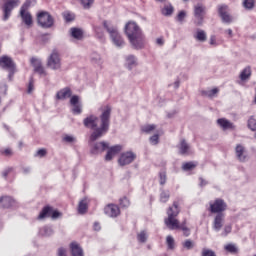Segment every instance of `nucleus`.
<instances>
[{"instance_id": "f257e3e1", "label": "nucleus", "mask_w": 256, "mask_h": 256, "mask_svg": "<svg viewBox=\"0 0 256 256\" xmlns=\"http://www.w3.org/2000/svg\"><path fill=\"white\" fill-rule=\"evenodd\" d=\"M84 126L87 129H92V133L89 138V143H95L98 139H101L109 131V125H111V108L105 106L100 118L95 115H89L83 120Z\"/></svg>"}, {"instance_id": "f03ea898", "label": "nucleus", "mask_w": 256, "mask_h": 256, "mask_svg": "<svg viewBox=\"0 0 256 256\" xmlns=\"http://www.w3.org/2000/svg\"><path fill=\"white\" fill-rule=\"evenodd\" d=\"M124 31L133 49H143L145 47V34H143L139 25L130 21L125 25Z\"/></svg>"}, {"instance_id": "7ed1b4c3", "label": "nucleus", "mask_w": 256, "mask_h": 256, "mask_svg": "<svg viewBox=\"0 0 256 256\" xmlns=\"http://www.w3.org/2000/svg\"><path fill=\"white\" fill-rule=\"evenodd\" d=\"M167 215L168 217L164 220V223L168 229H171L172 231L175 229H181L185 237H189V235H191V230H189V228L184 224L179 226V220L175 218L179 215V204L177 202H174L173 206L168 209Z\"/></svg>"}, {"instance_id": "20e7f679", "label": "nucleus", "mask_w": 256, "mask_h": 256, "mask_svg": "<svg viewBox=\"0 0 256 256\" xmlns=\"http://www.w3.org/2000/svg\"><path fill=\"white\" fill-rule=\"evenodd\" d=\"M103 27L106 29L107 33H109L111 41L115 47L121 49V47L125 46V40H123V37H121V34H119L117 26L111 24L110 22L104 21Z\"/></svg>"}, {"instance_id": "39448f33", "label": "nucleus", "mask_w": 256, "mask_h": 256, "mask_svg": "<svg viewBox=\"0 0 256 256\" xmlns=\"http://www.w3.org/2000/svg\"><path fill=\"white\" fill-rule=\"evenodd\" d=\"M19 5H21V0H4V4L2 6L3 21H9V17H11L13 9L19 7Z\"/></svg>"}, {"instance_id": "423d86ee", "label": "nucleus", "mask_w": 256, "mask_h": 256, "mask_svg": "<svg viewBox=\"0 0 256 256\" xmlns=\"http://www.w3.org/2000/svg\"><path fill=\"white\" fill-rule=\"evenodd\" d=\"M208 211H210V213H216V215L225 213V211H227V203L225 200L217 198L216 200L209 202Z\"/></svg>"}, {"instance_id": "0eeeda50", "label": "nucleus", "mask_w": 256, "mask_h": 256, "mask_svg": "<svg viewBox=\"0 0 256 256\" xmlns=\"http://www.w3.org/2000/svg\"><path fill=\"white\" fill-rule=\"evenodd\" d=\"M37 21L38 25H40V27H43L44 29H49L53 27V17L51 16V14H49V12H40L37 15Z\"/></svg>"}, {"instance_id": "6e6552de", "label": "nucleus", "mask_w": 256, "mask_h": 256, "mask_svg": "<svg viewBox=\"0 0 256 256\" xmlns=\"http://www.w3.org/2000/svg\"><path fill=\"white\" fill-rule=\"evenodd\" d=\"M135 159H137V155L132 151L123 152L118 159V164L120 167H125V165H131Z\"/></svg>"}, {"instance_id": "1a4fd4ad", "label": "nucleus", "mask_w": 256, "mask_h": 256, "mask_svg": "<svg viewBox=\"0 0 256 256\" xmlns=\"http://www.w3.org/2000/svg\"><path fill=\"white\" fill-rule=\"evenodd\" d=\"M47 66L53 71H58V69H61V58L57 52H53L49 56Z\"/></svg>"}, {"instance_id": "9d476101", "label": "nucleus", "mask_w": 256, "mask_h": 256, "mask_svg": "<svg viewBox=\"0 0 256 256\" xmlns=\"http://www.w3.org/2000/svg\"><path fill=\"white\" fill-rule=\"evenodd\" d=\"M70 105L72 106L73 115H81L83 113V104L79 100V96L73 95L70 98Z\"/></svg>"}, {"instance_id": "9b49d317", "label": "nucleus", "mask_w": 256, "mask_h": 256, "mask_svg": "<svg viewBox=\"0 0 256 256\" xmlns=\"http://www.w3.org/2000/svg\"><path fill=\"white\" fill-rule=\"evenodd\" d=\"M0 65L3 67V69H8L10 71L9 77L15 73V62H13V59L9 56H2L0 58Z\"/></svg>"}, {"instance_id": "f8f14e48", "label": "nucleus", "mask_w": 256, "mask_h": 256, "mask_svg": "<svg viewBox=\"0 0 256 256\" xmlns=\"http://www.w3.org/2000/svg\"><path fill=\"white\" fill-rule=\"evenodd\" d=\"M109 149V143L102 141V142H96L94 144H91V150L90 153L92 155H99L103 153L104 151H107Z\"/></svg>"}, {"instance_id": "ddd939ff", "label": "nucleus", "mask_w": 256, "mask_h": 256, "mask_svg": "<svg viewBox=\"0 0 256 256\" xmlns=\"http://www.w3.org/2000/svg\"><path fill=\"white\" fill-rule=\"evenodd\" d=\"M223 225H225V213H219L214 216V220L212 223V228L216 233H219L221 229H223Z\"/></svg>"}, {"instance_id": "4468645a", "label": "nucleus", "mask_w": 256, "mask_h": 256, "mask_svg": "<svg viewBox=\"0 0 256 256\" xmlns=\"http://www.w3.org/2000/svg\"><path fill=\"white\" fill-rule=\"evenodd\" d=\"M32 67H34L35 73H38V75H41L42 77H46L47 71H45V68H43V64L41 63V60L37 58L31 59Z\"/></svg>"}, {"instance_id": "2eb2a0df", "label": "nucleus", "mask_w": 256, "mask_h": 256, "mask_svg": "<svg viewBox=\"0 0 256 256\" xmlns=\"http://www.w3.org/2000/svg\"><path fill=\"white\" fill-rule=\"evenodd\" d=\"M32 67H34L35 73H38V75H41L42 77H46L47 71H45V68H43V64L41 63V60L37 58L31 59Z\"/></svg>"}, {"instance_id": "dca6fc26", "label": "nucleus", "mask_w": 256, "mask_h": 256, "mask_svg": "<svg viewBox=\"0 0 256 256\" xmlns=\"http://www.w3.org/2000/svg\"><path fill=\"white\" fill-rule=\"evenodd\" d=\"M205 13V7L201 4H197L194 7V15L196 17V25H203V15Z\"/></svg>"}, {"instance_id": "f3484780", "label": "nucleus", "mask_w": 256, "mask_h": 256, "mask_svg": "<svg viewBox=\"0 0 256 256\" xmlns=\"http://www.w3.org/2000/svg\"><path fill=\"white\" fill-rule=\"evenodd\" d=\"M235 155L241 163H245L247 161V150L245 149V146L238 144L235 148Z\"/></svg>"}, {"instance_id": "a211bd4d", "label": "nucleus", "mask_w": 256, "mask_h": 256, "mask_svg": "<svg viewBox=\"0 0 256 256\" xmlns=\"http://www.w3.org/2000/svg\"><path fill=\"white\" fill-rule=\"evenodd\" d=\"M218 13L223 23H231L233 21V18L229 14V8L227 6H220L218 8Z\"/></svg>"}, {"instance_id": "6ab92c4d", "label": "nucleus", "mask_w": 256, "mask_h": 256, "mask_svg": "<svg viewBox=\"0 0 256 256\" xmlns=\"http://www.w3.org/2000/svg\"><path fill=\"white\" fill-rule=\"evenodd\" d=\"M71 95H73L71 88L65 87L56 93V99L58 101H65V99H69V97H71Z\"/></svg>"}, {"instance_id": "aec40b11", "label": "nucleus", "mask_w": 256, "mask_h": 256, "mask_svg": "<svg viewBox=\"0 0 256 256\" xmlns=\"http://www.w3.org/2000/svg\"><path fill=\"white\" fill-rule=\"evenodd\" d=\"M107 149L108 151L105 156V161H112L113 157H115V155H117L121 151L122 147L121 145H115L112 147H108Z\"/></svg>"}, {"instance_id": "412c9836", "label": "nucleus", "mask_w": 256, "mask_h": 256, "mask_svg": "<svg viewBox=\"0 0 256 256\" xmlns=\"http://www.w3.org/2000/svg\"><path fill=\"white\" fill-rule=\"evenodd\" d=\"M104 212L108 217H117L120 213L119 206L109 204L104 208Z\"/></svg>"}, {"instance_id": "4be33fe9", "label": "nucleus", "mask_w": 256, "mask_h": 256, "mask_svg": "<svg viewBox=\"0 0 256 256\" xmlns=\"http://www.w3.org/2000/svg\"><path fill=\"white\" fill-rule=\"evenodd\" d=\"M124 65H125L126 69H129V71H131V69H133L134 67H137V65H138L137 57H135L134 55L126 56Z\"/></svg>"}, {"instance_id": "5701e85b", "label": "nucleus", "mask_w": 256, "mask_h": 256, "mask_svg": "<svg viewBox=\"0 0 256 256\" xmlns=\"http://www.w3.org/2000/svg\"><path fill=\"white\" fill-rule=\"evenodd\" d=\"M179 153L180 155H191V146L185 139H182L179 144Z\"/></svg>"}, {"instance_id": "b1692460", "label": "nucleus", "mask_w": 256, "mask_h": 256, "mask_svg": "<svg viewBox=\"0 0 256 256\" xmlns=\"http://www.w3.org/2000/svg\"><path fill=\"white\" fill-rule=\"evenodd\" d=\"M20 17L26 26L31 27L33 25V16L28 11L20 10Z\"/></svg>"}, {"instance_id": "393cba45", "label": "nucleus", "mask_w": 256, "mask_h": 256, "mask_svg": "<svg viewBox=\"0 0 256 256\" xmlns=\"http://www.w3.org/2000/svg\"><path fill=\"white\" fill-rule=\"evenodd\" d=\"M15 205V200L11 196H4L0 198V207L3 209H9Z\"/></svg>"}, {"instance_id": "a878e982", "label": "nucleus", "mask_w": 256, "mask_h": 256, "mask_svg": "<svg viewBox=\"0 0 256 256\" xmlns=\"http://www.w3.org/2000/svg\"><path fill=\"white\" fill-rule=\"evenodd\" d=\"M217 123H218L219 127H221V129H223V131H227L228 129H232V130L235 129V125L231 121H229L225 118L218 119Z\"/></svg>"}, {"instance_id": "bb28decb", "label": "nucleus", "mask_w": 256, "mask_h": 256, "mask_svg": "<svg viewBox=\"0 0 256 256\" xmlns=\"http://www.w3.org/2000/svg\"><path fill=\"white\" fill-rule=\"evenodd\" d=\"M90 61L92 65H96V67H103V57L97 52H93L90 55Z\"/></svg>"}, {"instance_id": "cd10ccee", "label": "nucleus", "mask_w": 256, "mask_h": 256, "mask_svg": "<svg viewBox=\"0 0 256 256\" xmlns=\"http://www.w3.org/2000/svg\"><path fill=\"white\" fill-rule=\"evenodd\" d=\"M89 209V198H83L78 204V213L80 215H85Z\"/></svg>"}, {"instance_id": "c85d7f7f", "label": "nucleus", "mask_w": 256, "mask_h": 256, "mask_svg": "<svg viewBox=\"0 0 256 256\" xmlns=\"http://www.w3.org/2000/svg\"><path fill=\"white\" fill-rule=\"evenodd\" d=\"M71 254L72 256H84L83 248L77 244V242H72L70 244Z\"/></svg>"}, {"instance_id": "c756f323", "label": "nucleus", "mask_w": 256, "mask_h": 256, "mask_svg": "<svg viewBox=\"0 0 256 256\" xmlns=\"http://www.w3.org/2000/svg\"><path fill=\"white\" fill-rule=\"evenodd\" d=\"M194 39H196V41H199L200 43H205V41H207V32L201 29L196 30V33L194 34Z\"/></svg>"}, {"instance_id": "7c9ffc66", "label": "nucleus", "mask_w": 256, "mask_h": 256, "mask_svg": "<svg viewBox=\"0 0 256 256\" xmlns=\"http://www.w3.org/2000/svg\"><path fill=\"white\" fill-rule=\"evenodd\" d=\"M251 73H252V71H251V66L245 67V68L241 71V73H240V79H241V81H247V80H249V79L251 78Z\"/></svg>"}, {"instance_id": "2f4dec72", "label": "nucleus", "mask_w": 256, "mask_h": 256, "mask_svg": "<svg viewBox=\"0 0 256 256\" xmlns=\"http://www.w3.org/2000/svg\"><path fill=\"white\" fill-rule=\"evenodd\" d=\"M51 213H53V208L50 206H45L40 212L38 219H46V217H51Z\"/></svg>"}, {"instance_id": "473e14b6", "label": "nucleus", "mask_w": 256, "mask_h": 256, "mask_svg": "<svg viewBox=\"0 0 256 256\" xmlns=\"http://www.w3.org/2000/svg\"><path fill=\"white\" fill-rule=\"evenodd\" d=\"M173 11H175V9L173 8V6L171 4H166L162 10L161 13L162 15H164L165 17H171V15H173Z\"/></svg>"}, {"instance_id": "72a5a7b5", "label": "nucleus", "mask_w": 256, "mask_h": 256, "mask_svg": "<svg viewBox=\"0 0 256 256\" xmlns=\"http://www.w3.org/2000/svg\"><path fill=\"white\" fill-rule=\"evenodd\" d=\"M217 93H219L218 88L202 91V95H204V97H209L210 99H213V97H216Z\"/></svg>"}, {"instance_id": "f704fd0d", "label": "nucleus", "mask_w": 256, "mask_h": 256, "mask_svg": "<svg viewBox=\"0 0 256 256\" xmlns=\"http://www.w3.org/2000/svg\"><path fill=\"white\" fill-rule=\"evenodd\" d=\"M40 235H42L43 237H51V235H53V228H51L50 226H44L40 230Z\"/></svg>"}, {"instance_id": "c9c22d12", "label": "nucleus", "mask_w": 256, "mask_h": 256, "mask_svg": "<svg viewBox=\"0 0 256 256\" xmlns=\"http://www.w3.org/2000/svg\"><path fill=\"white\" fill-rule=\"evenodd\" d=\"M155 129H157V126L155 124H146L144 126H142L141 131L143 133H153V131H155Z\"/></svg>"}, {"instance_id": "e433bc0d", "label": "nucleus", "mask_w": 256, "mask_h": 256, "mask_svg": "<svg viewBox=\"0 0 256 256\" xmlns=\"http://www.w3.org/2000/svg\"><path fill=\"white\" fill-rule=\"evenodd\" d=\"M148 235H147V231L142 230L140 233L137 234V239L139 241V243H147V239H148Z\"/></svg>"}, {"instance_id": "4c0bfd02", "label": "nucleus", "mask_w": 256, "mask_h": 256, "mask_svg": "<svg viewBox=\"0 0 256 256\" xmlns=\"http://www.w3.org/2000/svg\"><path fill=\"white\" fill-rule=\"evenodd\" d=\"M71 35L74 39H81L83 37V32L78 28H71Z\"/></svg>"}, {"instance_id": "58836bf2", "label": "nucleus", "mask_w": 256, "mask_h": 256, "mask_svg": "<svg viewBox=\"0 0 256 256\" xmlns=\"http://www.w3.org/2000/svg\"><path fill=\"white\" fill-rule=\"evenodd\" d=\"M169 197H171V194L169 193V190H163L160 194V201L162 203H167L169 201Z\"/></svg>"}, {"instance_id": "ea45409f", "label": "nucleus", "mask_w": 256, "mask_h": 256, "mask_svg": "<svg viewBox=\"0 0 256 256\" xmlns=\"http://www.w3.org/2000/svg\"><path fill=\"white\" fill-rule=\"evenodd\" d=\"M182 247L190 251V249H193V247H195V242H193V240L191 239H187L182 243Z\"/></svg>"}, {"instance_id": "a19ab883", "label": "nucleus", "mask_w": 256, "mask_h": 256, "mask_svg": "<svg viewBox=\"0 0 256 256\" xmlns=\"http://www.w3.org/2000/svg\"><path fill=\"white\" fill-rule=\"evenodd\" d=\"M197 164L194 162H187L182 165L183 171H191V169H195Z\"/></svg>"}, {"instance_id": "79ce46f5", "label": "nucleus", "mask_w": 256, "mask_h": 256, "mask_svg": "<svg viewBox=\"0 0 256 256\" xmlns=\"http://www.w3.org/2000/svg\"><path fill=\"white\" fill-rule=\"evenodd\" d=\"M225 251L228 253H238L239 249L235 244H228L224 247Z\"/></svg>"}, {"instance_id": "37998d69", "label": "nucleus", "mask_w": 256, "mask_h": 256, "mask_svg": "<svg viewBox=\"0 0 256 256\" xmlns=\"http://www.w3.org/2000/svg\"><path fill=\"white\" fill-rule=\"evenodd\" d=\"M243 7L251 11L255 7V0H244Z\"/></svg>"}, {"instance_id": "c03bdc74", "label": "nucleus", "mask_w": 256, "mask_h": 256, "mask_svg": "<svg viewBox=\"0 0 256 256\" xmlns=\"http://www.w3.org/2000/svg\"><path fill=\"white\" fill-rule=\"evenodd\" d=\"M248 128L250 129V131H256V119L255 117H250L248 119Z\"/></svg>"}, {"instance_id": "a18cd8bd", "label": "nucleus", "mask_w": 256, "mask_h": 256, "mask_svg": "<svg viewBox=\"0 0 256 256\" xmlns=\"http://www.w3.org/2000/svg\"><path fill=\"white\" fill-rule=\"evenodd\" d=\"M231 231H233V226L231 224L225 225L221 233L222 237H227Z\"/></svg>"}, {"instance_id": "49530a36", "label": "nucleus", "mask_w": 256, "mask_h": 256, "mask_svg": "<svg viewBox=\"0 0 256 256\" xmlns=\"http://www.w3.org/2000/svg\"><path fill=\"white\" fill-rule=\"evenodd\" d=\"M80 3L84 9H91V5L95 3V0H80Z\"/></svg>"}, {"instance_id": "de8ad7c7", "label": "nucleus", "mask_w": 256, "mask_h": 256, "mask_svg": "<svg viewBox=\"0 0 256 256\" xmlns=\"http://www.w3.org/2000/svg\"><path fill=\"white\" fill-rule=\"evenodd\" d=\"M166 243H167L168 249H175V239H173V236H167Z\"/></svg>"}, {"instance_id": "09e8293b", "label": "nucleus", "mask_w": 256, "mask_h": 256, "mask_svg": "<svg viewBox=\"0 0 256 256\" xmlns=\"http://www.w3.org/2000/svg\"><path fill=\"white\" fill-rule=\"evenodd\" d=\"M63 17H64L65 21H67V22L75 20V14H73L69 11L64 12Z\"/></svg>"}, {"instance_id": "8fccbe9b", "label": "nucleus", "mask_w": 256, "mask_h": 256, "mask_svg": "<svg viewBox=\"0 0 256 256\" xmlns=\"http://www.w3.org/2000/svg\"><path fill=\"white\" fill-rule=\"evenodd\" d=\"M62 141H64L65 143H75L77 139L73 135H64Z\"/></svg>"}, {"instance_id": "3c124183", "label": "nucleus", "mask_w": 256, "mask_h": 256, "mask_svg": "<svg viewBox=\"0 0 256 256\" xmlns=\"http://www.w3.org/2000/svg\"><path fill=\"white\" fill-rule=\"evenodd\" d=\"M131 205V202L127 199V197H123L120 199V207H123L124 209H127Z\"/></svg>"}, {"instance_id": "603ef678", "label": "nucleus", "mask_w": 256, "mask_h": 256, "mask_svg": "<svg viewBox=\"0 0 256 256\" xmlns=\"http://www.w3.org/2000/svg\"><path fill=\"white\" fill-rule=\"evenodd\" d=\"M159 183L160 185H165V183H167V173L165 172L159 173Z\"/></svg>"}, {"instance_id": "864d4df0", "label": "nucleus", "mask_w": 256, "mask_h": 256, "mask_svg": "<svg viewBox=\"0 0 256 256\" xmlns=\"http://www.w3.org/2000/svg\"><path fill=\"white\" fill-rule=\"evenodd\" d=\"M186 17H187V12L182 10L177 15V21H179V23H183V21H185Z\"/></svg>"}, {"instance_id": "5fc2aeb1", "label": "nucleus", "mask_w": 256, "mask_h": 256, "mask_svg": "<svg viewBox=\"0 0 256 256\" xmlns=\"http://www.w3.org/2000/svg\"><path fill=\"white\" fill-rule=\"evenodd\" d=\"M202 256H217V254H215V251L211 249L204 248L202 250Z\"/></svg>"}, {"instance_id": "6e6d98bb", "label": "nucleus", "mask_w": 256, "mask_h": 256, "mask_svg": "<svg viewBox=\"0 0 256 256\" xmlns=\"http://www.w3.org/2000/svg\"><path fill=\"white\" fill-rule=\"evenodd\" d=\"M151 145H157L159 143V134H155L149 139Z\"/></svg>"}, {"instance_id": "4d7b16f0", "label": "nucleus", "mask_w": 256, "mask_h": 256, "mask_svg": "<svg viewBox=\"0 0 256 256\" xmlns=\"http://www.w3.org/2000/svg\"><path fill=\"white\" fill-rule=\"evenodd\" d=\"M31 7V0H26L25 3L21 6L20 11H27Z\"/></svg>"}, {"instance_id": "13d9d810", "label": "nucleus", "mask_w": 256, "mask_h": 256, "mask_svg": "<svg viewBox=\"0 0 256 256\" xmlns=\"http://www.w3.org/2000/svg\"><path fill=\"white\" fill-rule=\"evenodd\" d=\"M61 215H62L61 212H59L57 210H55V211L52 210L50 217H51V219H59V217H61Z\"/></svg>"}, {"instance_id": "bf43d9fd", "label": "nucleus", "mask_w": 256, "mask_h": 256, "mask_svg": "<svg viewBox=\"0 0 256 256\" xmlns=\"http://www.w3.org/2000/svg\"><path fill=\"white\" fill-rule=\"evenodd\" d=\"M47 155V150L40 149L36 152L35 157H45Z\"/></svg>"}, {"instance_id": "052dcab7", "label": "nucleus", "mask_w": 256, "mask_h": 256, "mask_svg": "<svg viewBox=\"0 0 256 256\" xmlns=\"http://www.w3.org/2000/svg\"><path fill=\"white\" fill-rule=\"evenodd\" d=\"M58 256H67V250H65L64 248H59Z\"/></svg>"}, {"instance_id": "680f3d73", "label": "nucleus", "mask_w": 256, "mask_h": 256, "mask_svg": "<svg viewBox=\"0 0 256 256\" xmlns=\"http://www.w3.org/2000/svg\"><path fill=\"white\" fill-rule=\"evenodd\" d=\"M210 45L217 47V39L215 38V36L210 37Z\"/></svg>"}, {"instance_id": "e2e57ef3", "label": "nucleus", "mask_w": 256, "mask_h": 256, "mask_svg": "<svg viewBox=\"0 0 256 256\" xmlns=\"http://www.w3.org/2000/svg\"><path fill=\"white\" fill-rule=\"evenodd\" d=\"M27 93H33V79L29 82Z\"/></svg>"}, {"instance_id": "0e129e2a", "label": "nucleus", "mask_w": 256, "mask_h": 256, "mask_svg": "<svg viewBox=\"0 0 256 256\" xmlns=\"http://www.w3.org/2000/svg\"><path fill=\"white\" fill-rule=\"evenodd\" d=\"M156 44H158L160 47H163V45H165V40H163V38H157Z\"/></svg>"}, {"instance_id": "69168bd1", "label": "nucleus", "mask_w": 256, "mask_h": 256, "mask_svg": "<svg viewBox=\"0 0 256 256\" xmlns=\"http://www.w3.org/2000/svg\"><path fill=\"white\" fill-rule=\"evenodd\" d=\"M9 173H11V168H8V169H6V170H4L3 172H2V177H7V175H9Z\"/></svg>"}, {"instance_id": "338daca9", "label": "nucleus", "mask_w": 256, "mask_h": 256, "mask_svg": "<svg viewBox=\"0 0 256 256\" xmlns=\"http://www.w3.org/2000/svg\"><path fill=\"white\" fill-rule=\"evenodd\" d=\"M4 155H6V156H9V155H12V151H11V149L10 148H6L3 152H2Z\"/></svg>"}, {"instance_id": "774afa93", "label": "nucleus", "mask_w": 256, "mask_h": 256, "mask_svg": "<svg viewBox=\"0 0 256 256\" xmlns=\"http://www.w3.org/2000/svg\"><path fill=\"white\" fill-rule=\"evenodd\" d=\"M207 185V181H205L203 178H200V186L205 187Z\"/></svg>"}]
</instances>
